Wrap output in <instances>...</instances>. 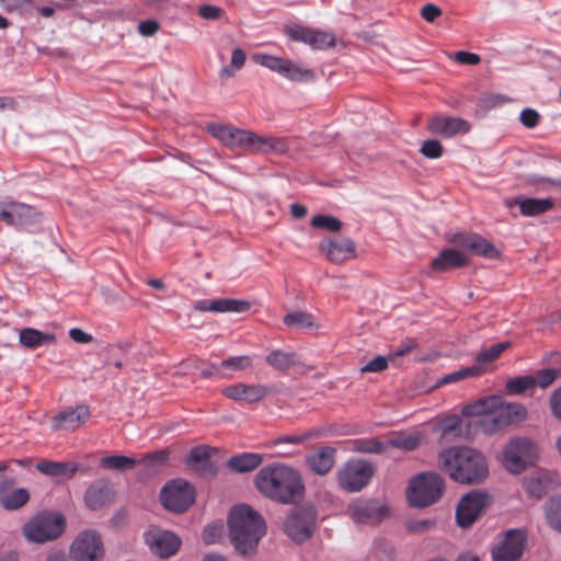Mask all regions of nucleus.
Returning a JSON list of instances; mask_svg holds the SVG:
<instances>
[{"instance_id":"obj_1","label":"nucleus","mask_w":561,"mask_h":561,"mask_svg":"<svg viewBox=\"0 0 561 561\" xmlns=\"http://www.w3.org/2000/svg\"><path fill=\"white\" fill-rule=\"evenodd\" d=\"M254 484L261 494L280 504H293L305 493L300 472L278 462L261 468L254 478Z\"/></svg>"},{"instance_id":"obj_2","label":"nucleus","mask_w":561,"mask_h":561,"mask_svg":"<svg viewBox=\"0 0 561 561\" xmlns=\"http://www.w3.org/2000/svg\"><path fill=\"white\" fill-rule=\"evenodd\" d=\"M438 465L454 481L461 484H478L489 476L483 454L468 446L444 449L438 455Z\"/></svg>"},{"instance_id":"obj_3","label":"nucleus","mask_w":561,"mask_h":561,"mask_svg":"<svg viewBox=\"0 0 561 561\" xmlns=\"http://www.w3.org/2000/svg\"><path fill=\"white\" fill-rule=\"evenodd\" d=\"M208 131L232 151H249L261 154H284L288 151L287 139L280 137H263L247 129L232 125L210 124Z\"/></svg>"},{"instance_id":"obj_4","label":"nucleus","mask_w":561,"mask_h":561,"mask_svg":"<svg viewBox=\"0 0 561 561\" xmlns=\"http://www.w3.org/2000/svg\"><path fill=\"white\" fill-rule=\"evenodd\" d=\"M229 537L236 551L250 556L256 551L261 538L266 533L263 517L247 504L231 508L228 517Z\"/></svg>"},{"instance_id":"obj_5","label":"nucleus","mask_w":561,"mask_h":561,"mask_svg":"<svg viewBox=\"0 0 561 561\" xmlns=\"http://www.w3.org/2000/svg\"><path fill=\"white\" fill-rule=\"evenodd\" d=\"M444 488V480L438 473H420L410 481L407 497L410 505L426 507L440 499Z\"/></svg>"},{"instance_id":"obj_6","label":"nucleus","mask_w":561,"mask_h":561,"mask_svg":"<svg viewBox=\"0 0 561 561\" xmlns=\"http://www.w3.org/2000/svg\"><path fill=\"white\" fill-rule=\"evenodd\" d=\"M66 528V520L59 513L41 512L23 526L27 541L43 543L58 538Z\"/></svg>"},{"instance_id":"obj_7","label":"nucleus","mask_w":561,"mask_h":561,"mask_svg":"<svg viewBox=\"0 0 561 561\" xmlns=\"http://www.w3.org/2000/svg\"><path fill=\"white\" fill-rule=\"evenodd\" d=\"M538 456L536 444L527 437H514L503 448V466L513 473L523 472Z\"/></svg>"},{"instance_id":"obj_8","label":"nucleus","mask_w":561,"mask_h":561,"mask_svg":"<svg viewBox=\"0 0 561 561\" xmlns=\"http://www.w3.org/2000/svg\"><path fill=\"white\" fill-rule=\"evenodd\" d=\"M253 60L293 82H311L316 77L312 69L290 59L267 54H255Z\"/></svg>"},{"instance_id":"obj_9","label":"nucleus","mask_w":561,"mask_h":561,"mask_svg":"<svg viewBox=\"0 0 561 561\" xmlns=\"http://www.w3.org/2000/svg\"><path fill=\"white\" fill-rule=\"evenodd\" d=\"M317 525V512L312 506L295 507L284 522V531L295 542L308 540Z\"/></svg>"},{"instance_id":"obj_10","label":"nucleus","mask_w":561,"mask_h":561,"mask_svg":"<svg viewBox=\"0 0 561 561\" xmlns=\"http://www.w3.org/2000/svg\"><path fill=\"white\" fill-rule=\"evenodd\" d=\"M162 505L171 512H185L195 501V489L183 479L167 483L160 493Z\"/></svg>"},{"instance_id":"obj_11","label":"nucleus","mask_w":561,"mask_h":561,"mask_svg":"<svg viewBox=\"0 0 561 561\" xmlns=\"http://www.w3.org/2000/svg\"><path fill=\"white\" fill-rule=\"evenodd\" d=\"M374 471V466L370 462L363 459H351L339 470V484L347 492H358L368 484Z\"/></svg>"},{"instance_id":"obj_12","label":"nucleus","mask_w":561,"mask_h":561,"mask_svg":"<svg viewBox=\"0 0 561 561\" xmlns=\"http://www.w3.org/2000/svg\"><path fill=\"white\" fill-rule=\"evenodd\" d=\"M527 535L523 529L506 530L500 541L492 548L493 561H518L526 548Z\"/></svg>"},{"instance_id":"obj_13","label":"nucleus","mask_w":561,"mask_h":561,"mask_svg":"<svg viewBox=\"0 0 561 561\" xmlns=\"http://www.w3.org/2000/svg\"><path fill=\"white\" fill-rule=\"evenodd\" d=\"M103 554L101 537L93 530L80 533L70 547V556L73 561H99Z\"/></svg>"},{"instance_id":"obj_14","label":"nucleus","mask_w":561,"mask_h":561,"mask_svg":"<svg viewBox=\"0 0 561 561\" xmlns=\"http://www.w3.org/2000/svg\"><path fill=\"white\" fill-rule=\"evenodd\" d=\"M285 34L291 41L304 43L312 49H327L335 45V36L332 33L299 24L287 25Z\"/></svg>"},{"instance_id":"obj_15","label":"nucleus","mask_w":561,"mask_h":561,"mask_svg":"<svg viewBox=\"0 0 561 561\" xmlns=\"http://www.w3.org/2000/svg\"><path fill=\"white\" fill-rule=\"evenodd\" d=\"M489 504L486 493L472 491L461 497L456 510V519L462 528L472 525Z\"/></svg>"},{"instance_id":"obj_16","label":"nucleus","mask_w":561,"mask_h":561,"mask_svg":"<svg viewBox=\"0 0 561 561\" xmlns=\"http://www.w3.org/2000/svg\"><path fill=\"white\" fill-rule=\"evenodd\" d=\"M145 542L153 554L165 559L176 553L181 539L172 531L150 528L145 533Z\"/></svg>"},{"instance_id":"obj_17","label":"nucleus","mask_w":561,"mask_h":561,"mask_svg":"<svg viewBox=\"0 0 561 561\" xmlns=\"http://www.w3.org/2000/svg\"><path fill=\"white\" fill-rule=\"evenodd\" d=\"M16 480L12 476L0 478V505L7 511H16L30 501V492L25 488H15Z\"/></svg>"},{"instance_id":"obj_18","label":"nucleus","mask_w":561,"mask_h":561,"mask_svg":"<svg viewBox=\"0 0 561 561\" xmlns=\"http://www.w3.org/2000/svg\"><path fill=\"white\" fill-rule=\"evenodd\" d=\"M271 392L270 388L264 385H247L237 382L225 387L221 393L239 403H256L263 400Z\"/></svg>"},{"instance_id":"obj_19","label":"nucleus","mask_w":561,"mask_h":561,"mask_svg":"<svg viewBox=\"0 0 561 561\" xmlns=\"http://www.w3.org/2000/svg\"><path fill=\"white\" fill-rule=\"evenodd\" d=\"M193 308L201 312L243 313L251 308V302L234 298L201 299L195 301Z\"/></svg>"},{"instance_id":"obj_20","label":"nucleus","mask_w":561,"mask_h":561,"mask_svg":"<svg viewBox=\"0 0 561 561\" xmlns=\"http://www.w3.org/2000/svg\"><path fill=\"white\" fill-rule=\"evenodd\" d=\"M450 241L486 259H495L500 255L499 251L491 242L477 233L456 232L451 236Z\"/></svg>"},{"instance_id":"obj_21","label":"nucleus","mask_w":561,"mask_h":561,"mask_svg":"<svg viewBox=\"0 0 561 561\" xmlns=\"http://www.w3.org/2000/svg\"><path fill=\"white\" fill-rule=\"evenodd\" d=\"M427 129L444 138H451L458 134H467L471 125L463 118L451 116H434L427 122Z\"/></svg>"},{"instance_id":"obj_22","label":"nucleus","mask_w":561,"mask_h":561,"mask_svg":"<svg viewBox=\"0 0 561 561\" xmlns=\"http://www.w3.org/2000/svg\"><path fill=\"white\" fill-rule=\"evenodd\" d=\"M210 447L198 445L193 447L185 460L187 468L203 478H210L217 473V467L210 459Z\"/></svg>"},{"instance_id":"obj_23","label":"nucleus","mask_w":561,"mask_h":561,"mask_svg":"<svg viewBox=\"0 0 561 561\" xmlns=\"http://www.w3.org/2000/svg\"><path fill=\"white\" fill-rule=\"evenodd\" d=\"M1 215L2 221L14 227L33 225L37 222L39 217L36 208L19 202L5 203L4 213Z\"/></svg>"},{"instance_id":"obj_24","label":"nucleus","mask_w":561,"mask_h":561,"mask_svg":"<svg viewBox=\"0 0 561 561\" xmlns=\"http://www.w3.org/2000/svg\"><path fill=\"white\" fill-rule=\"evenodd\" d=\"M114 491L110 482L100 479L89 485L84 493V503L88 508L98 511L112 503Z\"/></svg>"},{"instance_id":"obj_25","label":"nucleus","mask_w":561,"mask_h":561,"mask_svg":"<svg viewBox=\"0 0 561 561\" xmlns=\"http://www.w3.org/2000/svg\"><path fill=\"white\" fill-rule=\"evenodd\" d=\"M90 419V410L87 405H77L73 409L60 411L53 419L51 427L55 431H73Z\"/></svg>"},{"instance_id":"obj_26","label":"nucleus","mask_w":561,"mask_h":561,"mask_svg":"<svg viewBox=\"0 0 561 561\" xmlns=\"http://www.w3.org/2000/svg\"><path fill=\"white\" fill-rule=\"evenodd\" d=\"M319 249L327 255L328 260L335 264L351 260L355 256L356 251L355 243L348 238L322 241Z\"/></svg>"},{"instance_id":"obj_27","label":"nucleus","mask_w":561,"mask_h":561,"mask_svg":"<svg viewBox=\"0 0 561 561\" xmlns=\"http://www.w3.org/2000/svg\"><path fill=\"white\" fill-rule=\"evenodd\" d=\"M388 514V508L376 501H357L351 506V517L356 524H366L374 519H381Z\"/></svg>"},{"instance_id":"obj_28","label":"nucleus","mask_w":561,"mask_h":561,"mask_svg":"<svg viewBox=\"0 0 561 561\" xmlns=\"http://www.w3.org/2000/svg\"><path fill=\"white\" fill-rule=\"evenodd\" d=\"M467 256L458 250L448 248L443 250L437 257L432 261V268L437 272H448L467 265Z\"/></svg>"},{"instance_id":"obj_29","label":"nucleus","mask_w":561,"mask_h":561,"mask_svg":"<svg viewBox=\"0 0 561 561\" xmlns=\"http://www.w3.org/2000/svg\"><path fill=\"white\" fill-rule=\"evenodd\" d=\"M335 448L327 446L307 456V465L317 474H327L335 462Z\"/></svg>"},{"instance_id":"obj_30","label":"nucleus","mask_w":561,"mask_h":561,"mask_svg":"<svg viewBox=\"0 0 561 561\" xmlns=\"http://www.w3.org/2000/svg\"><path fill=\"white\" fill-rule=\"evenodd\" d=\"M514 204L518 205L520 214L526 217H535L545 214L554 207V203L551 198L518 196L514 199Z\"/></svg>"},{"instance_id":"obj_31","label":"nucleus","mask_w":561,"mask_h":561,"mask_svg":"<svg viewBox=\"0 0 561 561\" xmlns=\"http://www.w3.org/2000/svg\"><path fill=\"white\" fill-rule=\"evenodd\" d=\"M552 484L549 472L537 471L524 479L523 485L530 497L540 499L550 489Z\"/></svg>"},{"instance_id":"obj_32","label":"nucleus","mask_w":561,"mask_h":561,"mask_svg":"<svg viewBox=\"0 0 561 561\" xmlns=\"http://www.w3.org/2000/svg\"><path fill=\"white\" fill-rule=\"evenodd\" d=\"M76 462H55L49 460L41 461L36 465V469L50 477L70 479L78 470Z\"/></svg>"},{"instance_id":"obj_33","label":"nucleus","mask_w":561,"mask_h":561,"mask_svg":"<svg viewBox=\"0 0 561 561\" xmlns=\"http://www.w3.org/2000/svg\"><path fill=\"white\" fill-rule=\"evenodd\" d=\"M263 462V456L257 453H242L228 460V467L239 473L250 472Z\"/></svg>"},{"instance_id":"obj_34","label":"nucleus","mask_w":561,"mask_h":561,"mask_svg":"<svg viewBox=\"0 0 561 561\" xmlns=\"http://www.w3.org/2000/svg\"><path fill=\"white\" fill-rule=\"evenodd\" d=\"M55 335L33 328H24L20 331V343L27 348H35L55 342Z\"/></svg>"},{"instance_id":"obj_35","label":"nucleus","mask_w":561,"mask_h":561,"mask_svg":"<svg viewBox=\"0 0 561 561\" xmlns=\"http://www.w3.org/2000/svg\"><path fill=\"white\" fill-rule=\"evenodd\" d=\"M503 420L504 419L502 417L499 408H492V410H489V412L474 422V427L479 428L482 433L490 435L506 427Z\"/></svg>"},{"instance_id":"obj_36","label":"nucleus","mask_w":561,"mask_h":561,"mask_svg":"<svg viewBox=\"0 0 561 561\" xmlns=\"http://www.w3.org/2000/svg\"><path fill=\"white\" fill-rule=\"evenodd\" d=\"M499 403H500V397H497V396L485 397L476 402L465 405L461 410V414L463 416H479V419H480L486 412H489V410H492V408H496V405Z\"/></svg>"},{"instance_id":"obj_37","label":"nucleus","mask_w":561,"mask_h":561,"mask_svg":"<svg viewBox=\"0 0 561 561\" xmlns=\"http://www.w3.org/2000/svg\"><path fill=\"white\" fill-rule=\"evenodd\" d=\"M497 408L506 426L512 423L524 421L527 416L526 408L519 403H503L500 398Z\"/></svg>"},{"instance_id":"obj_38","label":"nucleus","mask_w":561,"mask_h":561,"mask_svg":"<svg viewBox=\"0 0 561 561\" xmlns=\"http://www.w3.org/2000/svg\"><path fill=\"white\" fill-rule=\"evenodd\" d=\"M266 363L277 370H287L296 365V354L293 352H284L280 350L272 351L265 358Z\"/></svg>"},{"instance_id":"obj_39","label":"nucleus","mask_w":561,"mask_h":561,"mask_svg":"<svg viewBox=\"0 0 561 561\" xmlns=\"http://www.w3.org/2000/svg\"><path fill=\"white\" fill-rule=\"evenodd\" d=\"M137 463V460L129 456L112 455L101 458L100 466L106 470L124 471L131 469Z\"/></svg>"},{"instance_id":"obj_40","label":"nucleus","mask_w":561,"mask_h":561,"mask_svg":"<svg viewBox=\"0 0 561 561\" xmlns=\"http://www.w3.org/2000/svg\"><path fill=\"white\" fill-rule=\"evenodd\" d=\"M422 442L420 433L401 434L387 440V449L389 447L399 448L403 450H414Z\"/></svg>"},{"instance_id":"obj_41","label":"nucleus","mask_w":561,"mask_h":561,"mask_svg":"<svg viewBox=\"0 0 561 561\" xmlns=\"http://www.w3.org/2000/svg\"><path fill=\"white\" fill-rule=\"evenodd\" d=\"M546 518L553 529L561 531V496L552 497L546 503Z\"/></svg>"},{"instance_id":"obj_42","label":"nucleus","mask_w":561,"mask_h":561,"mask_svg":"<svg viewBox=\"0 0 561 561\" xmlns=\"http://www.w3.org/2000/svg\"><path fill=\"white\" fill-rule=\"evenodd\" d=\"M527 183L537 187L538 192H549L557 190L561 192V178H547L538 174H530Z\"/></svg>"},{"instance_id":"obj_43","label":"nucleus","mask_w":561,"mask_h":561,"mask_svg":"<svg viewBox=\"0 0 561 561\" xmlns=\"http://www.w3.org/2000/svg\"><path fill=\"white\" fill-rule=\"evenodd\" d=\"M284 323L289 328L310 329L313 327V318L310 313L295 311L284 317Z\"/></svg>"},{"instance_id":"obj_44","label":"nucleus","mask_w":561,"mask_h":561,"mask_svg":"<svg viewBox=\"0 0 561 561\" xmlns=\"http://www.w3.org/2000/svg\"><path fill=\"white\" fill-rule=\"evenodd\" d=\"M536 386L534 376H518L506 382V390L511 394H520Z\"/></svg>"},{"instance_id":"obj_45","label":"nucleus","mask_w":561,"mask_h":561,"mask_svg":"<svg viewBox=\"0 0 561 561\" xmlns=\"http://www.w3.org/2000/svg\"><path fill=\"white\" fill-rule=\"evenodd\" d=\"M354 449L359 453L382 454L387 450V440L381 442L377 438L359 439L354 443Z\"/></svg>"},{"instance_id":"obj_46","label":"nucleus","mask_w":561,"mask_h":561,"mask_svg":"<svg viewBox=\"0 0 561 561\" xmlns=\"http://www.w3.org/2000/svg\"><path fill=\"white\" fill-rule=\"evenodd\" d=\"M310 224L313 228L330 232H336L342 228L341 220L330 215H316L312 217Z\"/></svg>"},{"instance_id":"obj_47","label":"nucleus","mask_w":561,"mask_h":561,"mask_svg":"<svg viewBox=\"0 0 561 561\" xmlns=\"http://www.w3.org/2000/svg\"><path fill=\"white\" fill-rule=\"evenodd\" d=\"M482 373H483V369L480 365H473V366L462 368V369H459L457 371H454V373H450V374L444 376L440 379L439 383L444 385V383L456 382L458 380H461V379H465L468 377L480 376Z\"/></svg>"},{"instance_id":"obj_48","label":"nucleus","mask_w":561,"mask_h":561,"mask_svg":"<svg viewBox=\"0 0 561 561\" xmlns=\"http://www.w3.org/2000/svg\"><path fill=\"white\" fill-rule=\"evenodd\" d=\"M508 342H500L493 344L490 347L485 348L484 351L480 352L476 356V362L478 363V365L482 363H491L495 360L506 348H508Z\"/></svg>"},{"instance_id":"obj_49","label":"nucleus","mask_w":561,"mask_h":561,"mask_svg":"<svg viewBox=\"0 0 561 561\" xmlns=\"http://www.w3.org/2000/svg\"><path fill=\"white\" fill-rule=\"evenodd\" d=\"M244 62L245 53L239 47L234 48L231 54L230 65L224 67L219 72L220 78H228L233 76L234 71L241 69Z\"/></svg>"},{"instance_id":"obj_50","label":"nucleus","mask_w":561,"mask_h":561,"mask_svg":"<svg viewBox=\"0 0 561 561\" xmlns=\"http://www.w3.org/2000/svg\"><path fill=\"white\" fill-rule=\"evenodd\" d=\"M252 365L251 357L248 355L231 356L220 362L221 369L243 370Z\"/></svg>"},{"instance_id":"obj_51","label":"nucleus","mask_w":561,"mask_h":561,"mask_svg":"<svg viewBox=\"0 0 561 561\" xmlns=\"http://www.w3.org/2000/svg\"><path fill=\"white\" fill-rule=\"evenodd\" d=\"M420 152L428 159H438L443 154V146L436 139H428L422 144Z\"/></svg>"},{"instance_id":"obj_52","label":"nucleus","mask_w":561,"mask_h":561,"mask_svg":"<svg viewBox=\"0 0 561 561\" xmlns=\"http://www.w3.org/2000/svg\"><path fill=\"white\" fill-rule=\"evenodd\" d=\"M461 419L457 415L445 417L439 423V430L443 435L456 434L460 431Z\"/></svg>"},{"instance_id":"obj_53","label":"nucleus","mask_w":561,"mask_h":561,"mask_svg":"<svg viewBox=\"0 0 561 561\" xmlns=\"http://www.w3.org/2000/svg\"><path fill=\"white\" fill-rule=\"evenodd\" d=\"M557 376L558 371L553 368L542 369L535 377L536 385L540 388H547L556 380Z\"/></svg>"},{"instance_id":"obj_54","label":"nucleus","mask_w":561,"mask_h":561,"mask_svg":"<svg viewBox=\"0 0 561 561\" xmlns=\"http://www.w3.org/2000/svg\"><path fill=\"white\" fill-rule=\"evenodd\" d=\"M168 459H169V451L165 449H162V450H157L151 454H147L142 458V461L146 462L149 467H156V466H161V465L165 463Z\"/></svg>"},{"instance_id":"obj_55","label":"nucleus","mask_w":561,"mask_h":561,"mask_svg":"<svg viewBox=\"0 0 561 561\" xmlns=\"http://www.w3.org/2000/svg\"><path fill=\"white\" fill-rule=\"evenodd\" d=\"M312 436H313L312 432H306L300 435H284V436H279V437L275 438L273 444L274 445H280V444L299 445Z\"/></svg>"},{"instance_id":"obj_56","label":"nucleus","mask_w":561,"mask_h":561,"mask_svg":"<svg viewBox=\"0 0 561 561\" xmlns=\"http://www.w3.org/2000/svg\"><path fill=\"white\" fill-rule=\"evenodd\" d=\"M388 359L385 356H376L371 360H369L365 366L362 367V371H371V373H380L387 369Z\"/></svg>"},{"instance_id":"obj_57","label":"nucleus","mask_w":561,"mask_h":561,"mask_svg":"<svg viewBox=\"0 0 561 561\" xmlns=\"http://www.w3.org/2000/svg\"><path fill=\"white\" fill-rule=\"evenodd\" d=\"M539 113L533 108H524L520 113V123L527 128H534L539 123Z\"/></svg>"},{"instance_id":"obj_58","label":"nucleus","mask_w":561,"mask_h":561,"mask_svg":"<svg viewBox=\"0 0 561 561\" xmlns=\"http://www.w3.org/2000/svg\"><path fill=\"white\" fill-rule=\"evenodd\" d=\"M221 12L222 10L219 7L213 4H204L198 9V14L203 19L210 21L218 20L221 16Z\"/></svg>"},{"instance_id":"obj_59","label":"nucleus","mask_w":561,"mask_h":561,"mask_svg":"<svg viewBox=\"0 0 561 561\" xmlns=\"http://www.w3.org/2000/svg\"><path fill=\"white\" fill-rule=\"evenodd\" d=\"M440 14L442 10L433 3H427L421 9V16L430 23H433Z\"/></svg>"},{"instance_id":"obj_60","label":"nucleus","mask_w":561,"mask_h":561,"mask_svg":"<svg viewBox=\"0 0 561 561\" xmlns=\"http://www.w3.org/2000/svg\"><path fill=\"white\" fill-rule=\"evenodd\" d=\"M455 60L462 65H477L480 61V57L477 54L459 50L455 54Z\"/></svg>"},{"instance_id":"obj_61","label":"nucleus","mask_w":561,"mask_h":561,"mask_svg":"<svg viewBox=\"0 0 561 561\" xmlns=\"http://www.w3.org/2000/svg\"><path fill=\"white\" fill-rule=\"evenodd\" d=\"M550 408L552 414L561 421V387L554 390L550 397Z\"/></svg>"},{"instance_id":"obj_62","label":"nucleus","mask_w":561,"mask_h":561,"mask_svg":"<svg viewBox=\"0 0 561 561\" xmlns=\"http://www.w3.org/2000/svg\"><path fill=\"white\" fill-rule=\"evenodd\" d=\"M159 30V24L154 20L142 21L138 25V31L144 36H152Z\"/></svg>"},{"instance_id":"obj_63","label":"nucleus","mask_w":561,"mask_h":561,"mask_svg":"<svg viewBox=\"0 0 561 561\" xmlns=\"http://www.w3.org/2000/svg\"><path fill=\"white\" fill-rule=\"evenodd\" d=\"M69 336L77 343H89L92 341V335L84 332L79 328H73L69 331Z\"/></svg>"},{"instance_id":"obj_64","label":"nucleus","mask_w":561,"mask_h":561,"mask_svg":"<svg viewBox=\"0 0 561 561\" xmlns=\"http://www.w3.org/2000/svg\"><path fill=\"white\" fill-rule=\"evenodd\" d=\"M415 346H416V344L413 340H405L393 351V356L407 355L413 348H415Z\"/></svg>"}]
</instances>
